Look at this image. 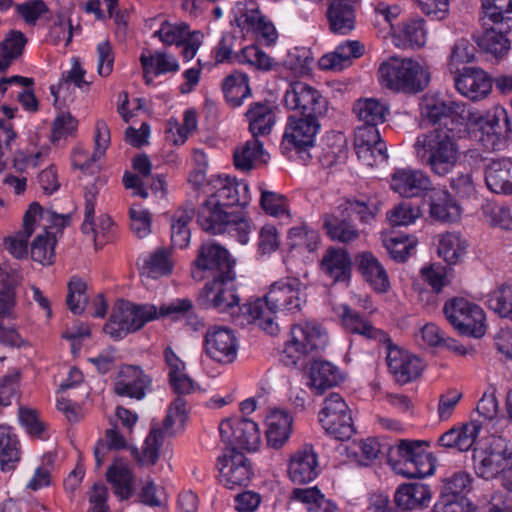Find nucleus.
I'll return each mask as SVG.
<instances>
[{
  "mask_svg": "<svg viewBox=\"0 0 512 512\" xmlns=\"http://www.w3.org/2000/svg\"><path fill=\"white\" fill-rule=\"evenodd\" d=\"M306 303L304 284L297 277H284L269 286L263 298L247 303V322H257L259 327L270 335L279 331L274 322L277 312L295 313Z\"/></svg>",
  "mask_w": 512,
  "mask_h": 512,
  "instance_id": "nucleus-1",
  "label": "nucleus"
},
{
  "mask_svg": "<svg viewBox=\"0 0 512 512\" xmlns=\"http://www.w3.org/2000/svg\"><path fill=\"white\" fill-rule=\"evenodd\" d=\"M463 126L464 131L469 130L473 138L487 151L503 150L511 133L510 122L504 109L486 114L469 111L465 115Z\"/></svg>",
  "mask_w": 512,
  "mask_h": 512,
  "instance_id": "nucleus-2",
  "label": "nucleus"
},
{
  "mask_svg": "<svg viewBox=\"0 0 512 512\" xmlns=\"http://www.w3.org/2000/svg\"><path fill=\"white\" fill-rule=\"evenodd\" d=\"M187 419L186 401L182 397H177L168 409V413L163 420V427L152 426L147 435L142 451L137 448L131 449V454L141 466H153L159 459V449L163 444L165 435H174L177 430L183 428Z\"/></svg>",
  "mask_w": 512,
  "mask_h": 512,
  "instance_id": "nucleus-3",
  "label": "nucleus"
},
{
  "mask_svg": "<svg viewBox=\"0 0 512 512\" xmlns=\"http://www.w3.org/2000/svg\"><path fill=\"white\" fill-rule=\"evenodd\" d=\"M326 331L316 322L307 321L291 328V338L287 341L281 361L286 366H297L311 353H318L326 347Z\"/></svg>",
  "mask_w": 512,
  "mask_h": 512,
  "instance_id": "nucleus-4",
  "label": "nucleus"
},
{
  "mask_svg": "<svg viewBox=\"0 0 512 512\" xmlns=\"http://www.w3.org/2000/svg\"><path fill=\"white\" fill-rule=\"evenodd\" d=\"M157 318V307L152 304L136 305L119 300L112 311L104 332L115 340L141 329L147 322Z\"/></svg>",
  "mask_w": 512,
  "mask_h": 512,
  "instance_id": "nucleus-5",
  "label": "nucleus"
},
{
  "mask_svg": "<svg viewBox=\"0 0 512 512\" xmlns=\"http://www.w3.org/2000/svg\"><path fill=\"white\" fill-rule=\"evenodd\" d=\"M454 128L434 129L424 137L422 148L427 156V164L438 175H445L454 167L458 158V148L449 132Z\"/></svg>",
  "mask_w": 512,
  "mask_h": 512,
  "instance_id": "nucleus-6",
  "label": "nucleus"
},
{
  "mask_svg": "<svg viewBox=\"0 0 512 512\" xmlns=\"http://www.w3.org/2000/svg\"><path fill=\"white\" fill-rule=\"evenodd\" d=\"M443 312L460 334L476 338L485 334V313L477 304L456 297L445 303Z\"/></svg>",
  "mask_w": 512,
  "mask_h": 512,
  "instance_id": "nucleus-7",
  "label": "nucleus"
},
{
  "mask_svg": "<svg viewBox=\"0 0 512 512\" xmlns=\"http://www.w3.org/2000/svg\"><path fill=\"white\" fill-rule=\"evenodd\" d=\"M236 274L213 278L208 281L199 293V304L206 309H215L219 313H233L235 308L247 315L245 304L240 307V296L235 284Z\"/></svg>",
  "mask_w": 512,
  "mask_h": 512,
  "instance_id": "nucleus-8",
  "label": "nucleus"
},
{
  "mask_svg": "<svg viewBox=\"0 0 512 512\" xmlns=\"http://www.w3.org/2000/svg\"><path fill=\"white\" fill-rule=\"evenodd\" d=\"M319 422L328 435L340 441L350 439L355 433L351 411L338 393H331L324 399Z\"/></svg>",
  "mask_w": 512,
  "mask_h": 512,
  "instance_id": "nucleus-9",
  "label": "nucleus"
},
{
  "mask_svg": "<svg viewBox=\"0 0 512 512\" xmlns=\"http://www.w3.org/2000/svg\"><path fill=\"white\" fill-rule=\"evenodd\" d=\"M382 87L394 92L416 93V62L412 58L391 56L378 69Z\"/></svg>",
  "mask_w": 512,
  "mask_h": 512,
  "instance_id": "nucleus-10",
  "label": "nucleus"
},
{
  "mask_svg": "<svg viewBox=\"0 0 512 512\" xmlns=\"http://www.w3.org/2000/svg\"><path fill=\"white\" fill-rule=\"evenodd\" d=\"M323 117L291 115L287 119L286 128L281 142L283 153L295 151L306 153L314 147L316 135L320 131V119Z\"/></svg>",
  "mask_w": 512,
  "mask_h": 512,
  "instance_id": "nucleus-11",
  "label": "nucleus"
},
{
  "mask_svg": "<svg viewBox=\"0 0 512 512\" xmlns=\"http://www.w3.org/2000/svg\"><path fill=\"white\" fill-rule=\"evenodd\" d=\"M235 260L222 246L215 243H203L194 261L192 276L194 279L202 280V272H210L213 278H222L234 275Z\"/></svg>",
  "mask_w": 512,
  "mask_h": 512,
  "instance_id": "nucleus-12",
  "label": "nucleus"
},
{
  "mask_svg": "<svg viewBox=\"0 0 512 512\" xmlns=\"http://www.w3.org/2000/svg\"><path fill=\"white\" fill-rule=\"evenodd\" d=\"M284 105L289 110H297L300 116L324 117L328 102L321 93L304 82L291 83L284 95Z\"/></svg>",
  "mask_w": 512,
  "mask_h": 512,
  "instance_id": "nucleus-13",
  "label": "nucleus"
},
{
  "mask_svg": "<svg viewBox=\"0 0 512 512\" xmlns=\"http://www.w3.org/2000/svg\"><path fill=\"white\" fill-rule=\"evenodd\" d=\"M465 104L459 101H446L439 94H425L419 103L422 121L430 125L452 124L464 125Z\"/></svg>",
  "mask_w": 512,
  "mask_h": 512,
  "instance_id": "nucleus-14",
  "label": "nucleus"
},
{
  "mask_svg": "<svg viewBox=\"0 0 512 512\" xmlns=\"http://www.w3.org/2000/svg\"><path fill=\"white\" fill-rule=\"evenodd\" d=\"M217 465L220 482L229 489L248 485L253 476L251 462L235 447H225Z\"/></svg>",
  "mask_w": 512,
  "mask_h": 512,
  "instance_id": "nucleus-15",
  "label": "nucleus"
},
{
  "mask_svg": "<svg viewBox=\"0 0 512 512\" xmlns=\"http://www.w3.org/2000/svg\"><path fill=\"white\" fill-rule=\"evenodd\" d=\"M219 432L226 447H235L255 451L260 442L258 425L247 418H233L223 420L219 425Z\"/></svg>",
  "mask_w": 512,
  "mask_h": 512,
  "instance_id": "nucleus-16",
  "label": "nucleus"
},
{
  "mask_svg": "<svg viewBox=\"0 0 512 512\" xmlns=\"http://www.w3.org/2000/svg\"><path fill=\"white\" fill-rule=\"evenodd\" d=\"M204 352L217 363H233L238 354V340L234 331L225 326H210L204 336Z\"/></svg>",
  "mask_w": 512,
  "mask_h": 512,
  "instance_id": "nucleus-17",
  "label": "nucleus"
},
{
  "mask_svg": "<svg viewBox=\"0 0 512 512\" xmlns=\"http://www.w3.org/2000/svg\"><path fill=\"white\" fill-rule=\"evenodd\" d=\"M151 389V376L137 365H122L113 381V392L119 397L140 401Z\"/></svg>",
  "mask_w": 512,
  "mask_h": 512,
  "instance_id": "nucleus-18",
  "label": "nucleus"
},
{
  "mask_svg": "<svg viewBox=\"0 0 512 512\" xmlns=\"http://www.w3.org/2000/svg\"><path fill=\"white\" fill-rule=\"evenodd\" d=\"M204 189L209 197L223 207L245 206L251 199L248 184L228 176L211 179Z\"/></svg>",
  "mask_w": 512,
  "mask_h": 512,
  "instance_id": "nucleus-19",
  "label": "nucleus"
},
{
  "mask_svg": "<svg viewBox=\"0 0 512 512\" xmlns=\"http://www.w3.org/2000/svg\"><path fill=\"white\" fill-rule=\"evenodd\" d=\"M166 45L182 47L181 56L185 61L193 59L202 45L203 34L200 31H190L187 24L172 25L167 21L153 34Z\"/></svg>",
  "mask_w": 512,
  "mask_h": 512,
  "instance_id": "nucleus-20",
  "label": "nucleus"
},
{
  "mask_svg": "<svg viewBox=\"0 0 512 512\" xmlns=\"http://www.w3.org/2000/svg\"><path fill=\"white\" fill-rule=\"evenodd\" d=\"M341 326L347 333L360 335L363 338L376 342L389 341V335L376 327L361 315L357 310L347 304H341L336 309Z\"/></svg>",
  "mask_w": 512,
  "mask_h": 512,
  "instance_id": "nucleus-21",
  "label": "nucleus"
},
{
  "mask_svg": "<svg viewBox=\"0 0 512 512\" xmlns=\"http://www.w3.org/2000/svg\"><path fill=\"white\" fill-rule=\"evenodd\" d=\"M456 90L464 97L479 101L486 98L492 90L489 75L478 67H464L454 78Z\"/></svg>",
  "mask_w": 512,
  "mask_h": 512,
  "instance_id": "nucleus-22",
  "label": "nucleus"
},
{
  "mask_svg": "<svg viewBox=\"0 0 512 512\" xmlns=\"http://www.w3.org/2000/svg\"><path fill=\"white\" fill-rule=\"evenodd\" d=\"M319 474L318 455L312 445H304L289 459L288 476L295 484L312 482Z\"/></svg>",
  "mask_w": 512,
  "mask_h": 512,
  "instance_id": "nucleus-23",
  "label": "nucleus"
},
{
  "mask_svg": "<svg viewBox=\"0 0 512 512\" xmlns=\"http://www.w3.org/2000/svg\"><path fill=\"white\" fill-rule=\"evenodd\" d=\"M387 462L397 475L416 478V441L401 439L396 445L389 446Z\"/></svg>",
  "mask_w": 512,
  "mask_h": 512,
  "instance_id": "nucleus-24",
  "label": "nucleus"
},
{
  "mask_svg": "<svg viewBox=\"0 0 512 512\" xmlns=\"http://www.w3.org/2000/svg\"><path fill=\"white\" fill-rule=\"evenodd\" d=\"M382 343L386 345V363L395 381L400 385L411 382L415 371V356L394 345L390 338Z\"/></svg>",
  "mask_w": 512,
  "mask_h": 512,
  "instance_id": "nucleus-25",
  "label": "nucleus"
},
{
  "mask_svg": "<svg viewBox=\"0 0 512 512\" xmlns=\"http://www.w3.org/2000/svg\"><path fill=\"white\" fill-rule=\"evenodd\" d=\"M358 0H329L326 16L330 31L347 35L355 28V6Z\"/></svg>",
  "mask_w": 512,
  "mask_h": 512,
  "instance_id": "nucleus-26",
  "label": "nucleus"
},
{
  "mask_svg": "<svg viewBox=\"0 0 512 512\" xmlns=\"http://www.w3.org/2000/svg\"><path fill=\"white\" fill-rule=\"evenodd\" d=\"M95 150L91 157H87L82 149H75L72 156L73 166L81 171L94 172V166L105 153L110 144V130L104 120H98L95 128Z\"/></svg>",
  "mask_w": 512,
  "mask_h": 512,
  "instance_id": "nucleus-27",
  "label": "nucleus"
},
{
  "mask_svg": "<svg viewBox=\"0 0 512 512\" xmlns=\"http://www.w3.org/2000/svg\"><path fill=\"white\" fill-rule=\"evenodd\" d=\"M430 217L442 223L456 222L461 217V207L455 199L444 190H431L427 194Z\"/></svg>",
  "mask_w": 512,
  "mask_h": 512,
  "instance_id": "nucleus-28",
  "label": "nucleus"
},
{
  "mask_svg": "<svg viewBox=\"0 0 512 512\" xmlns=\"http://www.w3.org/2000/svg\"><path fill=\"white\" fill-rule=\"evenodd\" d=\"M482 26H495L512 30V0H481L479 16Z\"/></svg>",
  "mask_w": 512,
  "mask_h": 512,
  "instance_id": "nucleus-29",
  "label": "nucleus"
},
{
  "mask_svg": "<svg viewBox=\"0 0 512 512\" xmlns=\"http://www.w3.org/2000/svg\"><path fill=\"white\" fill-rule=\"evenodd\" d=\"M421 276L425 283L432 288V293L427 290L418 292L420 301H426L428 309H434L438 305V294L449 284L447 267L440 263H432L421 269Z\"/></svg>",
  "mask_w": 512,
  "mask_h": 512,
  "instance_id": "nucleus-30",
  "label": "nucleus"
},
{
  "mask_svg": "<svg viewBox=\"0 0 512 512\" xmlns=\"http://www.w3.org/2000/svg\"><path fill=\"white\" fill-rule=\"evenodd\" d=\"M276 106L272 103L254 102L246 112L249 131L252 137L266 136L271 133L276 121Z\"/></svg>",
  "mask_w": 512,
  "mask_h": 512,
  "instance_id": "nucleus-31",
  "label": "nucleus"
},
{
  "mask_svg": "<svg viewBox=\"0 0 512 512\" xmlns=\"http://www.w3.org/2000/svg\"><path fill=\"white\" fill-rule=\"evenodd\" d=\"M358 270L366 282L378 293L390 288V281L384 266L371 252H363L356 258Z\"/></svg>",
  "mask_w": 512,
  "mask_h": 512,
  "instance_id": "nucleus-32",
  "label": "nucleus"
},
{
  "mask_svg": "<svg viewBox=\"0 0 512 512\" xmlns=\"http://www.w3.org/2000/svg\"><path fill=\"white\" fill-rule=\"evenodd\" d=\"M224 207L208 196L198 209L197 222L199 226L213 234H220L226 231L231 213L225 211Z\"/></svg>",
  "mask_w": 512,
  "mask_h": 512,
  "instance_id": "nucleus-33",
  "label": "nucleus"
},
{
  "mask_svg": "<svg viewBox=\"0 0 512 512\" xmlns=\"http://www.w3.org/2000/svg\"><path fill=\"white\" fill-rule=\"evenodd\" d=\"M487 188L496 194H512V161L499 159L491 161L485 169Z\"/></svg>",
  "mask_w": 512,
  "mask_h": 512,
  "instance_id": "nucleus-34",
  "label": "nucleus"
},
{
  "mask_svg": "<svg viewBox=\"0 0 512 512\" xmlns=\"http://www.w3.org/2000/svg\"><path fill=\"white\" fill-rule=\"evenodd\" d=\"M310 387L317 394L324 393L327 389L338 386L343 381L340 369L332 362L326 360H314L310 366Z\"/></svg>",
  "mask_w": 512,
  "mask_h": 512,
  "instance_id": "nucleus-35",
  "label": "nucleus"
},
{
  "mask_svg": "<svg viewBox=\"0 0 512 512\" xmlns=\"http://www.w3.org/2000/svg\"><path fill=\"white\" fill-rule=\"evenodd\" d=\"M293 418L281 410L272 411L266 418V438L269 447L279 449L283 447L292 432Z\"/></svg>",
  "mask_w": 512,
  "mask_h": 512,
  "instance_id": "nucleus-36",
  "label": "nucleus"
},
{
  "mask_svg": "<svg viewBox=\"0 0 512 512\" xmlns=\"http://www.w3.org/2000/svg\"><path fill=\"white\" fill-rule=\"evenodd\" d=\"M320 266L325 275L331 278L333 282L346 281L350 278L351 260L344 249H327Z\"/></svg>",
  "mask_w": 512,
  "mask_h": 512,
  "instance_id": "nucleus-37",
  "label": "nucleus"
},
{
  "mask_svg": "<svg viewBox=\"0 0 512 512\" xmlns=\"http://www.w3.org/2000/svg\"><path fill=\"white\" fill-rule=\"evenodd\" d=\"M482 27L485 31L476 39L479 48L495 59L504 58L511 49L510 40L507 38L510 31H504L496 25Z\"/></svg>",
  "mask_w": 512,
  "mask_h": 512,
  "instance_id": "nucleus-38",
  "label": "nucleus"
},
{
  "mask_svg": "<svg viewBox=\"0 0 512 512\" xmlns=\"http://www.w3.org/2000/svg\"><path fill=\"white\" fill-rule=\"evenodd\" d=\"M338 215L327 214L324 217V228L327 235L334 241L341 243L353 242L359 238V230L343 211L338 209Z\"/></svg>",
  "mask_w": 512,
  "mask_h": 512,
  "instance_id": "nucleus-39",
  "label": "nucleus"
},
{
  "mask_svg": "<svg viewBox=\"0 0 512 512\" xmlns=\"http://www.w3.org/2000/svg\"><path fill=\"white\" fill-rule=\"evenodd\" d=\"M364 51L363 45L359 41H345L340 44L334 53L320 58L319 66L324 70H340L352 58H359Z\"/></svg>",
  "mask_w": 512,
  "mask_h": 512,
  "instance_id": "nucleus-40",
  "label": "nucleus"
},
{
  "mask_svg": "<svg viewBox=\"0 0 512 512\" xmlns=\"http://www.w3.org/2000/svg\"><path fill=\"white\" fill-rule=\"evenodd\" d=\"M174 268L172 251L169 248L160 247L142 259V271L150 278L157 279L168 276Z\"/></svg>",
  "mask_w": 512,
  "mask_h": 512,
  "instance_id": "nucleus-41",
  "label": "nucleus"
},
{
  "mask_svg": "<svg viewBox=\"0 0 512 512\" xmlns=\"http://www.w3.org/2000/svg\"><path fill=\"white\" fill-rule=\"evenodd\" d=\"M222 91L231 107L242 105L243 101L251 95L249 77L245 73L235 71L224 79Z\"/></svg>",
  "mask_w": 512,
  "mask_h": 512,
  "instance_id": "nucleus-42",
  "label": "nucleus"
},
{
  "mask_svg": "<svg viewBox=\"0 0 512 512\" xmlns=\"http://www.w3.org/2000/svg\"><path fill=\"white\" fill-rule=\"evenodd\" d=\"M353 111L363 124L377 126L386 121L389 107L377 99L365 98L354 103Z\"/></svg>",
  "mask_w": 512,
  "mask_h": 512,
  "instance_id": "nucleus-43",
  "label": "nucleus"
},
{
  "mask_svg": "<svg viewBox=\"0 0 512 512\" xmlns=\"http://www.w3.org/2000/svg\"><path fill=\"white\" fill-rule=\"evenodd\" d=\"M473 477L470 473L459 470L443 479L442 500H462L472 491Z\"/></svg>",
  "mask_w": 512,
  "mask_h": 512,
  "instance_id": "nucleus-44",
  "label": "nucleus"
},
{
  "mask_svg": "<svg viewBox=\"0 0 512 512\" xmlns=\"http://www.w3.org/2000/svg\"><path fill=\"white\" fill-rule=\"evenodd\" d=\"M107 481L112 484L115 494L127 499L132 494L133 475L128 465L120 458L106 472Z\"/></svg>",
  "mask_w": 512,
  "mask_h": 512,
  "instance_id": "nucleus-45",
  "label": "nucleus"
},
{
  "mask_svg": "<svg viewBox=\"0 0 512 512\" xmlns=\"http://www.w3.org/2000/svg\"><path fill=\"white\" fill-rule=\"evenodd\" d=\"M27 42L25 35L11 30L0 42V72H6L11 64L22 55Z\"/></svg>",
  "mask_w": 512,
  "mask_h": 512,
  "instance_id": "nucleus-46",
  "label": "nucleus"
},
{
  "mask_svg": "<svg viewBox=\"0 0 512 512\" xmlns=\"http://www.w3.org/2000/svg\"><path fill=\"white\" fill-rule=\"evenodd\" d=\"M472 459L475 473L486 480L495 478L509 464L504 458H498L487 450L478 448H474Z\"/></svg>",
  "mask_w": 512,
  "mask_h": 512,
  "instance_id": "nucleus-47",
  "label": "nucleus"
},
{
  "mask_svg": "<svg viewBox=\"0 0 512 512\" xmlns=\"http://www.w3.org/2000/svg\"><path fill=\"white\" fill-rule=\"evenodd\" d=\"M194 216L193 208H180L171 218V244L176 248H185L190 242L188 224Z\"/></svg>",
  "mask_w": 512,
  "mask_h": 512,
  "instance_id": "nucleus-48",
  "label": "nucleus"
},
{
  "mask_svg": "<svg viewBox=\"0 0 512 512\" xmlns=\"http://www.w3.org/2000/svg\"><path fill=\"white\" fill-rule=\"evenodd\" d=\"M20 459L19 441L9 426L0 425V465L10 471Z\"/></svg>",
  "mask_w": 512,
  "mask_h": 512,
  "instance_id": "nucleus-49",
  "label": "nucleus"
},
{
  "mask_svg": "<svg viewBox=\"0 0 512 512\" xmlns=\"http://www.w3.org/2000/svg\"><path fill=\"white\" fill-rule=\"evenodd\" d=\"M466 248V241L462 239L459 233L446 232L439 235L438 255L450 265L458 263Z\"/></svg>",
  "mask_w": 512,
  "mask_h": 512,
  "instance_id": "nucleus-50",
  "label": "nucleus"
},
{
  "mask_svg": "<svg viewBox=\"0 0 512 512\" xmlns=\"http://www.w3.org/2000/svg\"><path fill=\"white\" fill-rule=\"evenodd\" d=\"M16 281L13 275L0 267V317L15 318Z\"/></svg>",
  "mask_w": 512,
  "mask_h": 512,
  "instance_id": "nucleus-51",
  "label": "nucleus"
},
{
  "mask_svg": "<svg viewBox=\"0 0 512 512\" xmlns=\"http://www.w3.org/2000/svg\"><path fill=\"white\" fill-rule=\"evenodd\" d=\"M263 154V143L257 138L246 141L233 154L234 165L238 170L249 171Z\"/></svg>",
  "mask_w": 512,
  "mask_h": 512,
  "instance_id": "nucleus-52",
  "label": "nucleus"
},
{
  "mask_svg": "<svg viewBox=\"0 0 512 512\" xmlns=\"http://www.w3.org/2000/svg\"><path fill=\"white\" fill-rule=\"evenodd\" d=\"M126 447V438L120 433L117 426L107 429L105 432V438L98 440L94 448L96 465L100 467L103 464L108 451L122 450Z\"/></svg>",
  "mask_w": 512,
  "mask_h": 512,
  "instance_id": "nucleus-53",
  "label": "nucleus"
},
{
  "mask_svg": "<svg viewBox=\"0 0 512 512\" xmlns=\"http://www.w3.org/2000/svg\"><path fill=\"white\" fill-rule=\"evenodd\" d=\"M140 63L143 69L151 67L155 76L166 74L169 72L176 73L180 66L177 59L166 52L157 51L152 55L141 54Z\"/></svg>",
  "mask_w": 512,
  "mask_h": 512,
  "instance_id": "nucleus-54",
  "label": "nucleus"
},
{
  "mask_svg": "<svg viewBox=\"0 0 512 512\" xmlns=\"http://www.w3.org/2000/svg\"><path fill=\"white\" fill-rule=\"evenodd\" d=\"M381 240L390 257L396 262H405L410 256V250L414 248L408 236L399 237L393 232H382Z\"/></svg>",
  "mask_w": 512,
  "mask_h": 512,
  "instance_id": "nucleus-55",
  "label": "nucleus"
},
{
  "mask_svg": "<svg viewBox=\"0 0 512 512\" xmlns=\"http://www.w3.org/2000/svg\"><path fill=\"white\" fill-rule=\"evenodd\" d=\"M54 235L45 230L44 234H38L31 245V258L42 265H51L55 259Z\"/></svg>",
  "mask_w": 512,
  "mask_h": 512,
  "instance_id": "nucleus-56",
  "label": "nucleus"
},
{
  "mask_svg": "<svg viewBox=\"0 0 512 512\" xmlns=\"http://www.w3.org/2000/svg\"><path fill=\"white\" fill-rule=\"evenodd\" d=\"M487 304L499 316L512 321V285H502L492 291Z\"/></svg>",
  "mask_w": 512,
  "mask_h": 512,
  "instance_id": "nucleus-57",
  "label": "nucleus"
},
{
  "mask_svg": "<svg viewBox=\"0 0 512 512\" xmlns=\"http://www.w3.org/2000/svg\"><path fill=\"white\" fill-rule=\"evenodd\" d=\"M260 205L268 215L289 217L288 200L282 194L261 188Z\"/></svg>",
  "mask_w": 512,
  "mask_h": 512,
  "instance_id": "nucleus-58",
  "label": "nucleus"
},
{
  "mask_svg": "<svg viewBox=\"0 0 512 512\" xmlns=\"http://www.w3.org/2000/svg\"><path fill=\"white\" fill-rule=\"evenodd\" d=\"M292 247H305L309 252L316 249L319 243V234L307 225L292 227L288 232Z\"/></svg>",
  "mask_w": 512,
  "mask_h": 512,
  "instance_id": "nucleus-59",
  "label": "nucleus"
},
{
  "mask_svg": "<svg viewBox=\"0 0 512 512\" xmlns=\"http://www.w3.org/2000/svg\"><path fill=\"white\" fill-rule=\"evenodd\" d=\"M391 189L402 197H414L416 195V175L408 169H398L391 178Z\"/></svg>",
  "mask_w": 512,
  "mask_h": 512,
  "instance_id": "nucleus-60",
  "label": "nucleus"
},
{
  "mask_svg": "<svg viewBox=\"0 0 512 512\" xmlns=\"http://www.w3.org/2000/svg\"><path fill=\"white\" fill-rule=\"evenodd\" d=\"M236 58L239 63L249 64L259 70L268 71L272 68V58L255 45L244 47Z\"/></svg>",
  "mask_w": 512,
  "mask_h": 512,
  "instance_id": "nucleus-61",
  "label": "nucleus"
},
{
  "mask_svg": "<svg viewBox=\"0 0 512 512\" xmlns=\"http://www.w3.org/2000/svg\"><path fill=\"white\" fill-rule=\"evenodd\" d=\"M86 283L77 277H73L68 283V295L66 298L69 310L74 314L84 312L87 299L85 297Z\"/></svg>",
  "mask_w": 512,
  "mask_h": 512,
  "instance_id": "nucleus-62",
  "label": "nucleus"
},
{
  "mask_svg": "<svg viewBox=\"0 0 512 512\" xmlns=\"http://www.w3.org/2000/svg\"><path fill=\"white\" fill-rule=\"evenodd\" d=\"M391 34L396 47L400 49L413 48L416 41V20L409 19L397 27L391 26Z\"/></svg>",
  "mask_w": 512,
  "mask_h": 512,
  "instance_id": "nucleus-63",
  "label": "nucleus"
},
{
  "mask_svg": "<svg viewBox=\"0 0 512 512\" xmlns=\"http://www.w3.org/2000/svg\"><path fill=\"white\" fill-rule=\"evenodd\" d=\"M193 302L189 298H177L157 308V317H169L172 320L188 317L193 311Z\"/></svg>",
  "mask_w": 512,
  "mask_h": 512,
  "instance_id": "nucleus-64",
  "label": "nucleus"
}]
</instances>
